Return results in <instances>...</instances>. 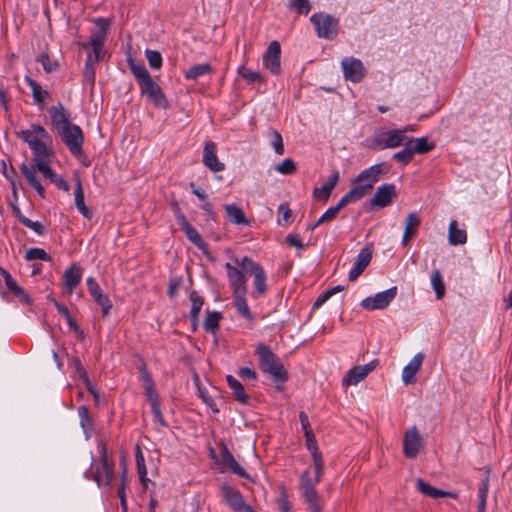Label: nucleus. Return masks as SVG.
<instances>
[{"instance_id": "1", "label": "nucleus", "mask_w": 512, "mask_h": 512, "mask_svg": "<svg viewBox=\"0 0 512 512\" xmlns=\"http://www.w3.org/2000/svg\"><path fill=\"white\" fill-rule=\"evenodd\" d=\"M97 30L92 32L87 43L81 44L85 50L91 49L84 67V78L87 82L94 83L95 80V65L104 57V42L107 38L111 20L104 17H99L93 20Z\"/></svg>"}, {"instance_id": "2", "label": "nucleus", "mask_w": 512, "mask_h": 512, "mask_svg": "<svg viewBox=\"0 0 512 512\" xmlns=\"http://www.w3.org/2000/svg\"><path fill=\"white\" fill-rule=\"evenodd\" d=\"M17 135L26 142L31 149L33 164L30 166H36L41 161L54 158L55 153L51 148L52 137L41 125L32 124L30 128L17 132Z\"/></svg>"}, {"instance_id": "3", "label": "nucleus", "mask_w": 512, "mask_h": 512, "mask_svg": "<svg viewBox=\"0 0 512 512\" xmlns=\"http://www.w3.org/2000/svg\"><path fill=\"white\" fill-rule=\"evenodd\" d=\"M52 159L53 158H48L45 161H41L36 166H29L26 163H22L19 167L30 187L33 188L41 198H45V189L37 177V172L43 174V176L49 179L58 189L65 192L69 191L67 181L51 169Z\"/></svg>"}, {"instance_id": "4", "label": "nucleus", "mask_w": 512, "mask_h": 512, "mask_svg": "<svg viewBox=\"0 0 512 512\" xmlns=\"http://www.w3.org/2000/svg\"><path fill=\"white\" fill-rule=\"evenodd\" d=\"M128 66L138 82L141 94L146 95L157 107L168 108V101L161 87L151 78L145 66L132 58L128 59Z\"/></svg>"}, {"instance_id": "5", "label": "nucleus", "mask_w": 512, "mask_h": 512, "mask_svg": "<svg viewBox=\"0 0 512 512\" xmlns=\"http://www.w3.org/2000/svg\"><path fill=\"white\" fill-rule=\"evenodd\" d=\"M313 467L314 477L311 476L310 469H306L301 473L299 489L309 512H323L324 501L318 493L316 486L321 482L324 465H320V470H318L317 466Z\"/></svg>"}, {"instance_id": "6", "label": "nucleus", "mask_w": 512, "mask_h": 512, "mask_svg": "<svg viewBox=\"0 0 512 512\" xmlns=\"http://www.w3.org/2000/svg\"><path fill=\"white\" fill-rule=\"evenodd\" d=\"M385 173L384 164H375L361 171L352 181L350 190L345 194L351 201L356 202L369 194L380 176Z\"/></svg>"}, {"instance_id": "7", "label": "nucleus", "mask_w": 512, "mask_h": 512, "mask_svg": "<svg viewBox=\"0 0 512 512\" xmlns=\"http://www.w3.org/2000/svg\"><path fill=\"white\" fill-rule=\"evenodd\" d=\"M256 355L261 370L268 374L276 384H283L288 380L287 370L267 345L259 344L256 348Z\"/></svg>"}, {"instance_id": "8", "label": "nucleus", "mask_w": 512, "mask_h": 512, "mask_svg": "<svg viewBox=\"0 0 512 512\" xmlns=\"http://www.w3.org/2000/svg\"><path fill=\"white\" fill-rule=\"evenodd\" d=\"M98 450L100 453V460L98 463H93V480L98 484V486H110L113 478L114 464L108 460L107 447L105 442H99Z\"/></svg>"}, {"instance_id": "9", "label": "nucleus", "mask_w": 512, "mask_h": 512, "mask_svg": "<svg viewBox=\"0 0 512 512\" xmlns=\"http://www.w3.org/2000/svg\"><path fill=\"white\" fill-rule=\"evenodd\" d=\"M58 135L74 157L79 158L82 156L84 135L78 125H68L65 129L60 130Z\"/></svg>"}, {"instance_id": "10", "label": "nucleus", "mask_w": 512, "mask_h": 512, "mask_svg": "<svg viewBox=\"0 0 512 512\" xmlns=\"http://www.w3.org/2000/svg\"><path fill=\"white\" fill-rule=\"evenodd\" d=\"M310 21L320 38L333 39L337 35L338 20L336 18L328 14L316 13L311 16Z\"/></svg>"}, {"instance_id": "11", "label": "nucleus", "mask_w": 512, "mask_h": 512, "mask_svg": "<svg viewBox=\"0 0 512 512\" xmlns=\"http://www.w3.org/2000/svg\"><path fill=\"white\" fill-rule=\"evenodd\" d=\"M343 76L353 83L361 82L366 76V68L362 61L354 57H345L341 60Z\"/></svg>"}, {"instance_id": "12", "label": "nucleus", "mask_w": 512, "mask_h": 512, "mask_svg": "<svg viewBox=\"0 0 512 512\" xmlns=\"http://www.w3.org/2000/svg\"><path fill=\"white\" fill-rule=\"evenodd\" d=\"M397 287H391L374 296L366 297L361 302V307L366 310H381L386 308L396 297Z\"/></svg>"}, {"instance_id": "13", "label": "nucleus", "mask_w": 512, "mask_h": 512, "mask_svg": "<svg viewBox=\"0 0 512 512\" xmlns=\"http://www.w3.org/2000/svg\"><path fill=\"white\" fill-rule=\"evenodd\" d=\"M408 142L405 130H390L373 139V147L378 149L396 148Z\"/></svg>"}, {"instance_id": "14", "label": "nucleus", "mask_w": 512, "mask_h": 512, "mask_svg": "<svg viewBox=\"0 0 512 512\" xmlns=\"http://www.w3.org/2000/svg\"><path fill=\"white\" fill-rule=\"evenodd\" d=\"M378 363V360H373L365 365H359L351 368L343 377L342 385L345 387L357 385L377 367Z\"/></svg>"}, {"instance_id": "15", "label": "nucleus", "mask_w": 512, "mask_h": 512, "mask_svg": "<svg viewBox=\"0 0 512 512\" xmlns=\"http://www.w3.org/2000/svg\"><path fill=\"white\" fill-rule=\"evenodd\" d=\"M422 445V437L415 426L405 431L403 440V453L407 458H415L419 453Z\"/></svg>"}, {"instance_id": "16", "label": "nucleus", "mask_w": 512, "mask_h": 512, "mask_svg": "<svg viewBox=\"0 0 512 512\" xmlns=\"http://www.w3.org/2000/svg\"><path fill=\"white\" fill-rule=\"evenodd\" d=\"M281 47L278 41H272L263 55V65L274 75L281 72Z\"/></svg>"}, {"instance_id": "17", "label": "nucleus", "mask_w": 512, "mask_h": 512, "mask_svg": "<svg viewBox=\"0 0 512 512\" xmlns=\"http://www.w3.org/2000/svg\"><path fill=\"white\" fill-rule=\"evenodd\" d=\"M222 492L228 505L236 512H253L252 508L244 502L241 493L230 485H222Z\"/></svg>"}, {"instance_id": "18", "label": "nucleus", "mask_w": 512, "mask_h": 512, "mask_svg": "<svg viewBox=\"0 0 512 512\" xmlns=\"http://www.w3.org/2000/svg\"><path fill=\"white\" fill-rule=\"evenodd\" d=\"M396 197V187L394 184H383L379 186L370 200V204L375 208H384L389 206L393 198Z\"/></svg>"}, {"instance_id": "19", "label": "nucleus", "mask_w": 512, "mask_h": 512, "mask_svg": "<svg viewBox=\"0 0 512 512\" xmlns=\"http://www.w3.org/2000/svg\"><path fill=\"white\" fill-rule=\"evenodd\" d=\"M229 283L233 290V295L236 294H247V284L245 273L242 270L237 269L230 263L225 264Z\"/></svg>"}, {"instance_id": "20", "label": "nucleus", "mask_w": 512, "mask_h": 512, "mask_svg": "<svg viewBox=\"0 0 512 512\" xmlns=\"http://www.w3.org/2000/svg\"><path fill=\"white\" fill-rule=\"evenodd\" d=\"M49 115L51 118V123L53 127L56 129L57 133L60 130L65 129L68 125H71L70 115L65 110L64 106L61 103H58L55 106L49 108Z\"/></svg>"}, {"instance_id": "21", "label": "nucleus", "mask_w": 512, "mask_h": 512, "mask_svg": "<svg viewBox=\"0 0 512 512\" xmlns=\"http://www.w3.org/2000/svg\"><path fill=\"white\" fill-rule=\"evenodd\" d=\"M424 358L425 356L423 353H417L410 360V362L403 368L402 381L404 384L409 385L415 383V376L421 369Z\"/></svg>"}, {"instance_id": "22", "label": "nucleus", "mask_w": 512, "mask_h": 512, "mask_svg": "<svg viewBox=\"0 0 512 512\" xmlns=\"http://www.w3.org/2000/svg\"><path fill=\"white\" fill-rule=\"evenodd\" d=\"M203 163L213 172H220L225 168L224 164L218 159L215 143L211 141H208L204 146Z\"/></svg>"}, {"instance_id": "23", "label": "nucleus", "mask_w": 512, "mask_h": 512, "mask_svg": "<svg viewBox=\"0 0 512 512\" xmlns=\"http://www.w3.org/2000/svg\"><path fill=\"white\" fill-rule=\"evenodd\" d=\"M87 286L94 300L102 307L103 316H106L112 307L111 301L102 293L100 286L93 277L87 279Z\"/></svg>"}, {"instance_id": "24", "label": "nucleus", "mask_w": 512, "mask_h": 512, "mask_svg": "<svg viewBox=\"0 0 512 512\" xmlns=\"http://www.w3.org/2000/svg\"><path fill=\"white\" fill-rule=\"evenodd\" d=\"M372 259V250L369 247L363 248L354 263V267L349 272V280L355 281L362 274L365 268L369 265Z\"/></svg>"}, {"instance_id": "25", "label": "nucleus", "mask_w": 512, "mask_h": 512, "mask_svg": "<svg viewBox=\"0 0 512 512\" xmlns=\"http://www.w3.org/2000/svg\"><path fill=\"white\" fill-rule=\"evenodd\" d=\"M416 488L420 493L431 498L450 497L456 499L458 497L456 493L435 488L421 478L416 479Z\"/></svg>"}, {"instance_id": "26", "label": "nucleus", "mask_w": 512, "mask_h": 512, "mask_svg": "<svg viewBox=\"0 0 512 512\" xmlns=\"http://www.w3.org/2000/svg\"><path fill=\"white\" fill-rule=\"evenodd\" d=\"M349 203H352V201L346 195H344L335 206L329 207L324 212V214L316 221V223L311 226L310 230L313 231L316 227L333 221L337 217L339 211Z\"/></svg>"}, {"instance_id": "27", "label": "nucleus", "mask_w": 512, "mask_h": 512, "mask_svg": "<svg viewBox=\"0 0 512 512\" xmlns=\"http://www.w3.org/2000/svg\"><path fill=\"white\" fill-rule=\"evenodd\" d=\"M221 465L228 469L233 474H236L242 478H249L246 471L239 465L232 453L224 447L221 450Z\"/></svg>"}, {"instance_id": "28", "label": "nucleus", "mask_w": 512, "mask_h": 512, "mask_svg": "<svg viewBox=\"0 0 512 512\" xmlns=\"http://www.w3.org/2000/svg\"><path fill=\"white\" fill-rule=\"evenodd\" d=\"M82 278V269L77 264H73L69 269L64 272L63 282L69 294L79 285Z\"/></svg>"}, {"instance_id": "29", "label": "nucleus", "mask_w": 512, "mask_h": 512, "mask_svg": "<svg viewBox=\"0 0 512 512\" xmlns=\"http://www.w3.org/2000/svg\"><path fill=\"white\" fill-rule=\"evenodd\" d=\"M339 177H340L339 171L334 170L331 173L327 182H325L321 187L314 189V191H313L314 197H316L319 200L327 201L328 198L330 197V194L332 193L334 187L338 183Z\"/></svg>"}, {"instance_id": "30", "label": "nucleus", "mask_w": 512, "mask_h": 512, "mask_svg": "<svg viewBox=\"0 0 512 512\" xmlns=\"http://www.w3.org/2000/svg\"><path fill=\"white\" fill-rule=\"evenodd\" d=\"M421 223L420 217L416 212H411L407 215L405 220L404 234L402 244L405 246L409 243L410 239L415 235Z\"/></svg>"}, {"instance_id": "31", "label": "nucleus", "mask_w": 512, "mask_h": 512, "mask_svg": "<svg viewBox=\"0 0 512 512\" xmlns=\"http://www.w3.org/2000/svg\"><path fill=\"white\" fill-rule=\"evenodd\" d=\"M448 241L453 246L463 245L467 242L466 230L459 228L456 220H452L449 224Z\"/></svg>"}, {"instance_id": "32", "label": "nucleus", "mask_w": 512, "mask_h": 512, "mask_svg": "<svg viewBox=\"0 0 512 512\" xmlns=\"http://www.w3.org/2000/svg\"><path fill=\"white\" fill-rule=\"evenodd\" d=\"M74 201L78 211L83 215L86 219L92 218L91 210L86 206L84 200V191L82 188V183L80 179H77L75 189H74Z\"/></svg>"}, {"instance_id": "33", "label": "nucleus", "mask_w": 512, "mask_h": 512, "mask_svg": "<svg viewBox=\"0 0 512 512\" xmlns=\"http://www.w3.org/2000/svg\"><path fill=\"white\" fill-rule=\"evenodd\" d=\"M233 303L239 316L244 318L249 323L254 321V316L246 301V294L233 295Z\"/></svg>"}, {"instance_id": "34", "label": "nucleus", "mask_w": 512, "mask_h": 512, "mask_svg": "<svg viewBox=\"0 0 512 512\" xmlns=\"http://www.w3.org/2000/svg\"><path fill=\"white\" fill-rule=\"evenodd\" d=\"M180 227L184 231L186 237L199 249L205 250L207 245L201 238L198 231L188 222V220H184L179 223Z\"/></svg>"}, {"instance_id": "35", "label": "nucleus", "mask_w": 512, "mask_h": 512, "mask_svg": "<svg viewBox=\"0 0 512 512\" xmlns=\"http://www.w3.org/2000/svg\"><path fill=\"white\" fill-rule=\"evenodd\" d=\"M224 209L229 220L236 225H249L243 210L236 204H225Z\"/></svg>"}, {"instance_id": "36", "label": "nucleus", "mask_w": 512, "mask_h": 512, "mask_svg": "<svg viewBox=\"0 0 512 512\" xmlns=\"http://www.w3.org/2000/svg\"><path fill=\"white\" fill-rule=\"evenodd\" d=\"M305 437L307 449L310 451L313 460V466H317L318 470H320V465H324V460L322 453L319 451L316 439L313 434H309L308 432Z\"/></svg>"}, {"instance_id": "37", "label": "nucleus", "mask_w": 512, "mask_h": 512, "mask_svg": "<svg viewBox=\"0 0 512 512\" xmlns=\"http://www.w3.org/2000/svg\"><path fill=\"white\" fill-rule=\"evenodd\" d=\"M254 276V287H255V293L254 297L258 298L263 296L267 291V285H266V273L262 267L257 268L253 272H251Z\"/></svg>"}, {"instance_id": "38", "label": "nucleus", "mask_w": 512, "mask_h": 512, "mask_svg": "<svg viewBox=\"0 0 512 512\" xmlns=\"http://www.w3.org/2000/svg\"><path fill=\"white\" fill-rule=\"evenodd\" d=\"M226 380L236 400L242 404H247L249 402V396L245 393L243 385L232 375H228Z\"/></svg>"}, {"instance_id": "39", "label": "nucleus", "mask_w": 512, "mask_h": 512, "mask_svg": "<svg viewBox=\"0 0 512 512\" xmlns=\"http://www.w3.org/2000/svg\"><path fill=\"white\" fill-rule=\"evenodd\" d=\"M408 142L411 144V149L414 154H425L433 150L435 147V144L433 142H429L426 137H408Z\"/></svg>"}, {"instance_id": "40", "label": "nucleus", "mask_w": 512, "mask_h": 512, "mask_svg": "<svg viewBox=\"0 0 512 512\" xmlns=\"http://www.w3.org/2000/svg\"><path fill=\"white\" fill-rule=\"evenodd\" d=\"M211 72L212 67L209 63H201L187 69L185 72V78L188 80H197L199 77H202Z\"/></svg>"}, {"instance_id": "41", "label": "nucleus", "mask_w": 512, "mask_h": 512, "mask_svg": "<svg viewBox=\"0 0 512 512\" xmlns=\"http://www.w3.org/2000/svg\"><path fill=\"white\" fill-rule=\"evenodd\" d=\"M190 300H191L190 318H191L193 326H195L196 322L198 320V315L203 306V299L196 291H192L190 293Z\"/></svg>"}, {"instance_id": "42", "label": "nucleus", "mask_w": 512, "mask_h": 512, "mask_svg": "<svg viewBox=\"0 0 512 512\" xmlns=\"http://www.w3.org/2000/svg\"><path fill=\"white\" fill-rule=\"evenodd\" d=\"M222 318V315L220 312L213 311L209 312L204 320V329L207 332H210L212 334H215L216 331L219 328V322Z\"/></svg>"}, {"instance_id": "43", "label": "nucleus", "mask_w": 512, "mask_h": 512, "mask_svg": "<svg viewBox=\"0 0 512 512\" xmlns=\"http://www.w3.org/2000/svg\"><path fill=\"white\" fill-rule=\"evenodd\" d=\"M26 82L32 90L33 98L35 102L42 103L45 97L48 95V92L43 90L41 85L33 80L32 78L26 77Z\"/></svg>"}, {"instance_id": "44", "label": "nucleus", "mask_w": 512, "mask_h": 512, "mask_svg": "<svg viewBox=\"0 0 512 512\" xmlns=\"http://www.w3.org/2000/svg\"><path fill=\"white\" fill-rule=\"evenodd\" d=\"M25 259L27 261L31 260H42L46 262H50L52 260L51 256L46 253V251L42 248H29L25 253Z\"/></svg>"}, {"instance_id": "45", "label": "nucleus", "mask_w": 512, "mask_h": 512, "mask_svg": "<svg viewBox=\"0 0 512 512\" xmlns=\"http://www.w3.org/2000/svg\"><path fill=\"white\" fill-rule=\"evenodd\" d=\"M431 284L435 291L436 298L441 299L445 294V285L439 270H435L431 276Z\"/></svg>"}, {"instance_id": "46", "label": "nucleus", "mask_w": 512, "mask_h": 512, "mask_svg": "<svg viewBox=\"0 0 512 512\" xmlns=\"http://www.w3.org/2000/svg\"><path fill=\"white\" fill-rule=\"evenodd\" d=\"M136 465H137V471L139 474L140 481L144 486H146V482L148 481V479L146 477L147 476V468H146L145 459H144V456H143V453H142L140 447H137V449H136Z\"/></svg>"}, {"instance_id": "47", "label": "nucleus", "mask_w": 512, "mask_h": 512, "mask_svg": "<svg viewBox=\"0 0 512 512\" xmlns=\"http://www.w3.org/2000/svg\"><path fill=\"white\" fill-rule=\"evenodd\" d=\"M403 146L404 147L402 150L396 152L393 155V159L402 163L403 165H406L413 159L414 152L412 151L411 144H409V142H405Z\"/></svg>"}, {"instance_id": "48", "label": "nucleus", "mask_w": 512, "mask_h": 512, "mask_svg": "<svg viewBox=\"0 0 512 512\" xmlns=\"http://www.w3.org/2000/svg\"><path fill=\"white\" fill-rule=\"evenodd\" d=\"M296 169V164L291 158H286L274 166V170L282 175H291L296 172Z\"/></svg>"}, {"instance_id": "49", "label": "nucleus", "mask_w": 512, "mask_h": 512, "mask_svg": "<svg viewBox=\"0 0 512 512\" xmlns=\"http://www.w3.org/2000/svg\"><path fill=\"white\" fill-rule=\"evenodd\" d=\"M268 134L272 137L271 146L277 155H283L285 152L281 134L274 129H270Z\"/></svg>"}, {"instance_id": "50", "label": "nucleus", "mask_w": 512, "mask_h": 512, "mask_svg": "<svg viewBox=\"0 0 512 512\" xmlns=\"http://www.w3.org/2000/svg\"><path fill=\"white\" fill-rule=\"evenodd\" d=\"M78 413L80 417L81 427L84 429L86 436L89 437V432L92 430V422L89 416L88 409L85 406H81L78 409Z\"/></svg>"}, {"instance_id": "51", "label": "nucleus", "mask_w": 512, "mask_h": 512, "mask_svg": "<svg viewBox=\"0 0 512 512\" xmlns=\"http://www.w3.org/2000/svg\"><path fill=\"white\" fill-rule=\"evenodd\" d=\"M238 73L242 78H244L249 83L262 81V76L260 75L259 72L248 69L245 66L239 67Z\"/></svg>"}, {"instance_id": "52", "label": "nucleus", "mask_w": 512, "mask_h": 512, "mask_svg": "<svg viewBox=\"0 0 512 512\" xmlns=\"http://www.w3.org/2000/svg\"><path fill=\"white\" fill-rule=\"evenodd\" d=\"M145 56L147 58V61L149 63V66L152 68V69H160L161 66H162V56L161 54L156 51V50H149L147 49L145 51Z\"/></svg>"}, {"instance_id": "53", "label": "nucleus", "mask_w": 512, "mask_h": 512, "mask_svg": "<svg viewBox=\"0 0 512 512\" xmlns=\"http://www.w3.org/2000/svg\"><path fill=\"white\" fill-rule=\"evenodd\" d=\"M235 263L242 268L244 273H251L261 267L257 262L248 256H244L241 260L235 259Z\"/></svg>"}, {"instance_id": "54", "label": "nucleus", "mask_w": 512, "mask_h": 512, "mask_svg": "<svg viewBox=\"0 0 512 512\" xmlns=\"http://www.w3.org/2000/svg\"><path fill=\"white\" fill-rule=\"evenodd\" d=\"M487 496H488V483L485 482L478 490L479 503H478L477 512H486Z\"/></svg>"}, {"instance_id": "55", "label": "nucleus", "mask_w": 512, "mask_h": 512, "mask_svg": "<svg viewBox=\"0 0 512 512\" xmlns=\"http://www.w3.org/2000/svg\"><path fill=\"white\" fill-rule=\"evenodd\" d=\"M38 62H40L43 66V69L46 73H52L57 70L58 63L49 58L47 54H41L38 57Z\"/></svg>"}, {"instance_id": "56", "label": "nucleus", "mask_w": 512, "mask_h": 512, "mask_svg": "<svg viewBox=\"0 0 512 512\" xmlns=\"http://www.w3.org/2000/svg\"><path fill=\"white\" fill-rule=\"evenodd\" d=\"M290 6L299 14H308L311 9L308 0H292Z\"/></svg>"}, {"instance_id": "57", "label": "nucleus", "mask_w": 512, "mask_h": 512, "mask_svg": "<svg viewBox=\"0 0 512 512\" xmlns=\"http://www.w3.org/2000/svg\"><path fill=\"white\" fill-rule=\"evenodd\" d=\"M8 290L13 293L20 302L30 304V297L26 294L22 287H20L17 283L8 288Z\"/></svg>"}, {"instance_id": "58", "label": "nucleus", "mask_w": 512, "mask_h": 512, "mask_svg": "<svg viewBox=\"0 0 512 512\" xmlns=\"http://www.w3.org/2000/svg\"><path fill=\"white\" fill-rule=\"evenodd\" d=\"M21 224L33 230L38 235H43L45 232L44 226L38 221H32L29 218L21 219Z\"/></svg>"}, {"instance_id": "59", "label": "nucleus", "mask_w": 512, "mask_h": 512, "mask_svg": "<svg viewBox=\"0 0 512 512\" xmlns=\"http://www.w3.org/2000/svg\"><path fill=\"white\" fill-rule=\"evenodd\" d=\"M278 213L282 215V221L279 220L278 222L280 225L287 224L292 217V211L287 203H282L278 206Z\"/></svg>"}, {"instance_id": "60", "label": "nucleus", "mask_w": 512, "mask_h": 512, "mask_svg": "<svg viewBox=\"0 0 512 512\" xmlns=\"http://www.w3.org/2000/svg\"><path fill=\"white\" fill-rule=\"evenodd\" d=\"M144 389H145V394L147 396V399H148L150 405H153L154 401L159 402L158 394L156 393V391L154 389L153 381H148V383L144 385Z\"/></svg>"}, {"instance_id": "61", "label": "nucleus", "mask_w": 512, "mask_h": 512, "mask_svg": "<svg viewBox=\"0 0 512 512\" xmlns=\"http://www.w3.org/2000/svg\"><path fill=\"white\" fill-rule=\"evenodd\" d=\"M150 406H151V410H152V413L154 416V421L157 422L160 426L165 427L166 422H165L164 416L161 412L159 402L154 401L153 405H150Z\"/></svg>"}, {"instance_id": "62", "label": "nucleus", "mask_w": 512, "mask_h": 512, "mask_svg": "<svg viewBox=\"0 0 512 512\" xmlns=\"http://www.w3.org/2000/svg\"><path fill=\"white\" fill-rule=\"evenodd\" d=\"M127 481L126 474L123 473L121 476V486L118 489V496L120 498L121 506L124 512L127 510V502H126V496H125V484Z\"/></svg>"}, {"instance_id": "63", "label": "nucleus", "mask_w": 512, "mask_h": 512, "mask_svg": "<svg viewBox=\"0 0 512 512\" xmlns=\"http://www.w3.org/2000/svg\"><path fill=\"white\" fill-rule=\"evenodd\" d=\"M199 395L200 397L202 398V400L204 401V403L214 412V413H218L219 412V409L216 405V403L214 402L213 398L211 396L208 395V393L205 391V390H202V389H199Z\"/></svg>"}, {"instance_id": "64", "label": "nucleus", "mask_w": 512, "mask_h": 512, "mask_svg": "<svg viewBox=\"0 0 512 512\" xmlns=\"http://www.w3.org/2000/svg\"><path fill=\"white\" fill-rule=\"evenodd\" d=\"M278 505L281 512H291L288 497L283 491L278 499Z\"/></svg>"}]
</instances>
